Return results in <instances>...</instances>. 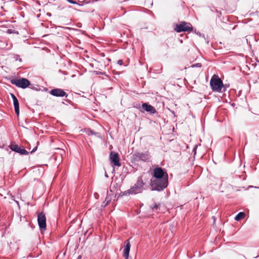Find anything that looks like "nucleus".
I'll list each match as a JSON object with an SVG mask.
<instances>
[{"label":"nucleus","instance_id":"f704fd0d","mask_svg":"<svg viewBox=\"0 0 259 259\" xmlns=\"http://www.w3.org/2000/svg\"><path fill=\"white\" fill-rule=\"evenodd\" d=\"M102 56H105V55L103 54H102Z\"/></svg>","mask_w":259,"mask_h":259},{"label":"nucleus","instance_id":"9b49d317","mask_svg":"<svg viewBox=\"0 0 259 259\" xmlns=\"http://www.w3.org/2000/svg\"><path fill=\"white\" fill-rule=\"evenodd\" d=\"M49 93L51 95L56 97H67L68 96L67 94L64 91V90L59 88L53 89L49 92Z\"/></svg>","mask_w":259,"mask_h":259},{"label":"nucleus","instance_id":"5701e85b","mask_svg":"<svg viewBox=\"0 0 259 259\" xmlns=\"http://www.w3.org/2000/svg\"><path fill=\"white\" fill-rule=\"evenodd\" d=\"M10 95H11V97H12V98L13 99V101H14V100H15L17 99L16 98V97L14 95V94H13L12 93H11Z\"/></svg>","mask_w":259,"mask_h":259},{"label":"nucleus","instance_id":"cd10ccee","mask_svg":"<svg viewBox=\"0 0 259 259\" xmlns=\"http://www.w3.org/2000/svg\"><path fill=\"white\" fill-rule=\"evenodd\" d=\"M37 148V146H36V147H35V148H34L32 149V150L31 151V153H32L34 152L36 150Z\"/></svg>","mask_w":259,"mask_h":259},{"label":"nucleus","instance_id":"a211bd4d","mask_svg":"<svg viewBox=\"0 0 259 259\" xmlns=\"http://www.w3.org/2000/svg\"><path fill=\"white\" fill-rule=\"evenodd\" d=\"M202 66L201 64L200 63H196L194 64H192L191 66V67L194 68V67H201Z\"/></svg>","mask_w":259,"mask_h":259},{"label":"nucleus","instance_id":"c85d7f7f","mask_svg":"<svg viewBox=\"0 0 259 259\" xmlns=\"http://www.w3.org/2000/svg\"><path fill=\"white\" fill-rule=\"evenodd\" d=\"M217 12H218V14H219V15H218V17H220V15H222V13H221V11H220V12H218V11H217Z\"/></svg>","mask_w":259,"mask_h":259},{"label":"nucleus","instance_id":"393cba45","mask_svg":"<svg viewBox=\"0 0 259 259\" xmlns=\"http://www.w3.org/2000/svg\"><path fill=\"white\" fill-rule=\"evenodd\" d=\"M96 74L106 75V73L104 72H96Z\"/></svg>","mask_w":259,"mask_h":259},{"label":"nucleus","instance_id":"6e6552de","mask_svg":"<svg viewBox=\"0 0 259 259\" xmlns=\"http://www.w3.org/2000/svg\"><path fill=\"white\" fill-rule=\"evenodd\" d=\"M137 108L142 113L145 111L151 114H153L156 113V110L152 105L149 104L148 103H143L141 106L140 105L137 107Z\"/></svg>","mask_w":259,"mask_h":259},{"label":"nucleus","instance_id":"c756f323","mask_svg":"<svg viewBox=\"0 0 259 259\" xmlns=\"http://www.w3.org/2000/svg\"><path fill=\"white\" fill-rule=\"evenodd\" d=\"M91 133L92 135H96V134L95 132H93V131H91Z\"/></svg>","mask_w":259,"mask_h":259},{"label":"nucleus","instance_id":"2f4dec72","mask_svg":"<svg viewBox=\"0 0 259 259\" xmlns=\"http://www.w3.org/2000/svg\"><path fill=\"white\" fill-rule=\"evenodd\" d=\"M81 255H79V256L77 257V259H81Z\"/></svg>","mask_w":259,"mask_h":259},{"label":"nucleus","instance_id":"6ab92c4d","mask_svg":"<svg viewBox=\"0 0 259 259\" xmlns=\"http://www.w3.org/2000/svg\"><path fill=\"white\" fill-rule=\"evenodd\" d=\"M90 2V0H84L83 1H82V4H80L79 3H78V4H79L78 5L79 6H82L83 4H87L89 3Z\"/></svg>","mask_w":259,"mask_h":259},{"label":"nucleus","instance_id":"f8f14e48","mask_svg":"<svg viewBox=\"0 0 259 259\" xmlns=\"http://www.w3.org/2000/svg\"><path fill=\"white\" fill-rule=\"evenodd\" d=\"M111 163L114 166H120L121 163L119 162V155L117 153L111 151L110 154Z\"/></svg>","mask_w":259,"mask_h":259},{"label":"nucleus","instance_id":"0eeeda50","mask_svg":"<svg viewBox=\"0 0 259 259\" xmlns=\"http://www.w3.org/2000/svg\"><path fill=\"white\" fill-rule=\"evenodd\" d=\"M167 174L163 168L157 166L153 169L152 171V178L157 179H165V176Z\"/></svg>","mask_w":259,"mask_h":259},{"label":"nucleus","instance_id":"72a5a7b5","mask_svg":"<svg viewBox=\"0 0 259 259\" xmlns=\"http://www.w3.org/2000/svg\"><path fill=\"white\" fill-rule=\"evenodd\" d=\"M59 72H63V71H62L61 70H59Z\"/></svg>","mask_w":259,"mask_h":259},{"label":"nucleus","instance_id":"4468645a","mask_svg":"<svg viewBox=\"0 0 259 259\" xmlns=\"http://www.w3.org/2000/svg\"><path fill=\"white\" fill-rule=\"evenodd\" d=\"M13 101V105L14 106L15 111L17 115L18 116L19 115V103L18 99H16Z\"/></svg>","mask_w":259,"mask_h":259},{"label":"nucleus","instance_id":"aec40b11","mask_svg":"<svg viewBox=\"0 0 259 259\" xmlns=\"http://www.w3.org/2000/svg\"><path fill=\"white\" fill-rule=\"evenodd\" d=\"M66 1L70 4L79 5L77 2H76V1H74L73 0H66Z\"/></svg>","mask_w":259,"mask_h":259},{"label":"nucleus","instance_id":"b1692460","mask_svg":"<svg viewBox=\"0 0 259 259\" xmlns=\"http://www.w3.org/2000/svg\"><path fill=\"white\" fill-rule=\"evenodd\" d=\"M197 146H195V147H194L193 148V151H193V152H194V155H195V154H196V149H197Z\"/></svg>","mask_w":259,"mask_h":259},{"label":"nucleus","instance_id":"f3484780","mask_svg":"<svg viewBox=\"0 0 259 259\" xmlns=\"http://www.w3.org/2000/svg\"><path fill=\"white\" fill-rule=\"evenodd\" d=\"M194 32L195 34H196L197 35H198L200 37H203L204 38H205V36H204V35L203 34H202L201 33H200V32H199L198 31H197L196 30H195L194 31Z\"/></svg>","mask_w":259,"mask_h":259},{"label":"nucleus","instance_id":"1a4fd4ad","mask_svg":"<svg viewBox=\"0 0 259 259\" xmlns=\"http://www.w3.org/2000/svg\"><path fill=\"white\" fill-rule=\"evenodd\" d=\"M37 222L38 225L42 233L44 231L46 230V217L45 214L41 212L37 215Z\"/></svg>","mask_w":259,"mask_h":259},{"label":"nucleus","instance_id":"4be33fe9","mask_svg":"<svg viewBox=\"0 0 259 259\" xmlns=\"http://www.w3.org/2000/svg\"><path fill=\"white\" fill-rule=\"evenodd\" d=\"M159 205L158 204H155L153 206H152L151 208L152 209H157L159 207Z\"/></svg>","mask_w":259,"mask_h":259},{"label":"nucleus","instance_id":"ddd939ff","mask_svg":"<svg viewBox=\"0 0 259 259\" xmlns=\"http://www.w3.org/2000/svg\"><path fill=\"white\" fill-rule=\"evenodd\" d=\"M125 245L124 246V248L123 249V257L125 259H128L129 256V253L131 248V243L129 240H126L125 242Z\"/></svg>","mask_w":259,"mask_h":259},{"label":"nucleus","instance_id":"473e14b6","mask_svg":"<svg viewBox=\"0 0 259 259\" xmlns=\"http://www.w3.org/2000/svg\"><path fill=\"white\" fill-rule=\"evenodd\" d=\"M105 177H108V175H107V174H105Z\"/></svg>","mask_w":259,"mask_h":259},{"label":"nucleus","instance_id":"20e7f679","mask_svg":"<svg viewBox=\"0 0 259 259\" xmlns=\"http://www.w3.org/2000/svg\"><path fill=\"white\" fill-rule=\"evenodd\" d=\"M10 82L17 87L21 89H26L30 85V82L27 78L21 77L19 78H15L11 77L9 79Z\"/></svg>","mask_w":259,"mask_h":259},{"label":"nucleus","instance_id":"dca6fc26","mask_svg":"<svg viewBox=\"0 0 259 259\" xmlns=\"http://www.w3.org/2000/svg\"><path fill=\"white\" fill-rule=\"evenodd\" d=\"M111 198H110L108 196H107L106 199H105V201L106 202L104 205V207H106L107 205H108L109 203L111 201Z\"/></svg>","mask_w":259,"mask_h":259},{"label":"nucleus","instance_id":"2eb2a0df","mask_svg":"<svg viewBox=\"0 0 259 259\" xmlns=\"http://www.w3.org/2000/svg\"><path fill=\"white\" fill-rule=\"evenodd\" d=\"M245 213L244 212H239L235 217V220L237 221H240L245 217Z\"/></svg>","mask_w":259,"mask_h":259},{"label":"nucleus","instance_id":"bb28decb","mask_svg":"<svg viewBox=\"0 0 259 259\" xmlns=\"http://www.w3.org/2000/svg\"><path fill=\"white\" fill-rule=\"evenodd\" d=\"M29 88L31 89H33V90H37L32 84H31L29 86Z\"/></svg>","mask_w":259,"mask_h":259},{"label":"nucleus","instance_id":"39448f33","mask_svg":"<svg viewBox=\"0 0 259 259\" xmlns=\"http://www.w3.org/2000/svg\"><path fill=\"white\" fill-rule=\"evenodd\" d=\"M175 30L177 32L191 31L193 30V27L190 23L182 21L176 25Z\"/></svg>","mask_w":259,"mask_h":259},{"label":"nucleus","instance_id":"7c9ffc66","mask_svg":"<svg viewBox=\"0 0 259 259\" xmlns=\"http://www.w3.org/2000/svg\"><path fill=\"white\" fill-rule=\"evenodd\" d=\"M95 197L97 198V197H99V195L97 193H95Z\"/></svg>","mask_w":259,"mask_h":259},{"label":"nucleus","instance_id":"423d86ee","mask_svg":"<svg viewBox=\"0 0 259 259\" xmlns=\"http://www.w3.org/2000/svg\"><path fill=\"white\" fill-rule=\"evenodd\" d=\"M133 157L135 161H143L146 162L149 161L151 156L148 152H136L133 154Z\"/></svg>","mask_w":259,"mask_h":259},{"label":"nucleus","instance_id":"c9c22d12","mask_svg":"<svg viewBox=\"0 0 259 259\" xmlns=\"http://www.w3.org/2000/svg\"><path fill=\"white\" fill-rule=\"evenodd\" d=\"M102 56H105V55L103 54H102Z\"/></svg>","mask_w":259,"mask_h":259},{"label":"nucleus","instance_id":"412c9836","mask_svg":"<svg viewBox=\"0 0 259 259\" xmlns=\"http://www.w3.org/2000/svg\"><path fill=\"white\" fill-rule=\"evenodd\" d=\"M19 55H16L14 57L15 60V61H18V60L20 62H22V59L21 58H19Z\"/></svg>","mask_w":259,"mask_h":259},{"label":"nucleus","instance_id":"a878e982","mask_svg":"<svg viewBox=\"0 0 259 259\" xmlns=\"http://www.w3.org/2000/svg\"><path fill=\"white\" fill-rule=\"evenodd\" d=\"M118 64L121 65L123 64V61L122 60H119L117 62Z\"/></svg>","mask_w":259,"mask_h":259},{"label":"nucleus","instance_id":"f257e3e1","mask_svg":"<svg viewBox=\"0 0 259 259\" xmlns=\"http://www.w3.org/2000/svg\"><path fill=\"white\" fill-rule=\"evenodd\" d=\"M168 184V175L166 174L165 179L151 178L150 185L152 191H162L167 187Z\"/></svg>","mask_w":259,"mask_h":259},{"label":"nucleus","instance_id":"9d476101","mask_svg":"<svg viewBox=\"0 0 259 259\" xmlns=\"http://www.w3.org/2000/svg\"><path fill=\"white\" fill-rule=\"evenodd\" d=\"M9 148L13 151L16 152L22 155H26L28 154V152L25 150L23 147H19L17 144H11L9 146Z\"/></svg>","mask_w":259,"mask_h":259},{"label":"nucleus","instance_id":"f03ea898","mask_svg":"<svg viewBox=\"0 0 259 259\" xmlns=\"http://www.w3.org/2000/svg\"><path fill=\"white\" fill-rule=\"evenodd\" d=\"M210 85L213 91L222 93L226 91V85L218 75L214 74L210 80Z\"/></svg>","mask_w":259,"mask_h":259},{"label":"nucleus","instance_id":"7ed1b4c3","mask_svg":"<svg viewBox=\"0 0 259 259\" xmlns=\"http://www.w3.org/2000/svg\"><path fill=\"white\" fill-rule=\"evenodd\" d=\"M144 183L141 177H139L136 183L130 189L123 192V195H130L141 193L143 192Z\"/></svg>","mask_w":259,"mask_h":259},{"label":"nucleus","instance_id":"e433bc0d","mask_svg":"<svg viewBox=\"0 0 259 259\" xmlns=\"http://www.w3.org/2000/svg\"><path fill=\"white\" fill-rule=\"evenodd\" d=\"M122 193H123V194H121V196H123V195H123V192Z\"/></svg>","mask_w":259,"mask_h":259}]
</instances>
